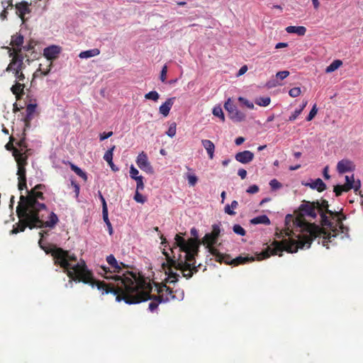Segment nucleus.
<instances>
[{
  "label": "nucleus",
  "mask_w": 363,
  "mask_h": 363,
  "mask_svg": "<svg viewBox=\"0 0 363 363\" xmlns=\"http://www.w3.org/2000/svg\"><path fill=\"white\" fill-rule=\"evenodd\" d=\"M318 109L316 107V104H314L313 108H311V111L309 112V114L308 115L306 118L307 121H311L317 114Z\"/></svg>",
  "instance_id": "nucleus-45"
},
{
  "label": "nucleus",
  "mask_w": 363,
  "mask_h": 363,
  "mask_svg": "<svg viewBox=\"0 0 363 363\" xmlns=\"http://www.w3.org/2000/svg\"><path fill=\"white\" fill-rule=\"evenodd\" d=\"M238 206V203L237 201H233L231 202V204L230 206V205H227L225 206V212L226 213H228V215H230V216H234L235 215V212L234 211H233L231 208L234 209V208H236Z\"/></svg>",
  "instance_id": "nucleus-32"
},
{
  "label": "nucleus",
  "mask_w": 363,
  "mask_h": 363,
  "mask_svg": "<svg viewBox=\"0 0 363 363\" xmlns=\"http://www.w3.org/2000/svg\"><path fill=\"white\" fill-rule=\"evenodd\" d=\"M306 185L309 186L313 189H316L319 192H322L326 189L325 184L320 178L316 179L313 182L306 184Z\"/></svg>",
  "instance_id": "nucleus-23"
},
{
  "label": "nucleus",
  "mask_w": 363,
  "mask_h": 363,
  "mask_svg": "<svg viewBox=\"0 0 363 363\" xmlns=\"http://www.w3.org/2000/svg\"><path fill=\"white\" fill-rule=\"evenodd\" d=\"M16 145L18 147V150H20L21 152H25L26 150H28L27 148V143L26 142V138L23 137L21 138L19 141L16 143Z\"/></svg>",
  "instance_id": "nucleus-42"
},
{
  "label": "nucleus",
  "mask_w": 363,
  "mask_h": 363,
  "mask_svg": "<svg viewBox=\"0 0 363 363\" xmlns=\"http://www.w3.org/2000/svg\"><path fill=\"white\" fill-rule=\"evenodd\" d=\"M29 6L30 4L26 1L20 2L15 6L16 14L21 18L23 22L25 21V15L30 12Z\"/></svg>",
  "instance_id": "nucleus-16"
},
{
  "label": "nucleus",
  "mask_w": 363,
  "mask_h": 363,
  "mask_svg": "<svg viewBox=\"0 0 363 363\" xmlns=\"http://www.w3.org/2000/svg\"><path fill=\"white\" fill-rule=\"evenodd\" d=\"M213 114L221 119L223 122L225 121V116L222 108L220 106H216L213 109Z\"/></svg>",
  "instance_id": "nucleus-35"
},
{
  "label": "nucleus",
  "mask_w": 363,
  "mask_h": 363,
  "mask_svg": "<svg viewBox=\"0 0 363 363\" xmlns=\"http://www.w3.org/2000/svg\"><path fill=\"white\" fill-rule=\"evenodd\" d=\"M342 65V62L340 60H334L329 66L325 69L326 73H330L337 69Z\"/></svg>",
  "instance_id": "nucleus-30"
},
{
  "label": "nucleus",
  "mask_w": 363,
  "mask_h": 363,
  "mask_svg": "<svg viewBox=\"0 0 363 363\" xmlns=\"http://www.w3.org/2000/svg\"><path fill=\"white\" fill-rule=\"evenodd\" d=\"M100 54V50L98 48H94L86 51H82L79 53V57L82 59L89 58L97 56Z\"/></svg>",
  "instance_id": "nucleus-26"
},
{
  "label": "nucleus",
  "mask_w": 363,
  "mask_h": 363,
  "mask_svg": "<svg viewBox=\"0 0 363 363\" xmlns=\"http://www.w3.org/2000/svg\"><path fill=\"white\" fill-rule=\"evenodd\" d=\"M301 89L299 87H294L289 91V94L291 97H297L301 94Z\"/></svg>",
  "instance_id": "nucleus-48"
},
{
  "label": "nucleus",
  "mask_w": 363,
  "mask_h": 363,
  "mask_svg": "<svg viewBox=\"0 0 363 363\" xmlns=\"http://www.w3.org/2000/svg\"><path fill=\"white\" fill-rule=\"evenodd\" d=\"M137 183V189L136 190H143L144 189V183H143V177L140 176L139 177L135 178V179Z\"/></svg>",
  "instance_id": "nucleus-49"
},
{
  "label": "nucleus",
  "mask_w": 363,
  "mask_h": 363,
  "mask_svg": "<svg viewBox=\"0 0 363 363\" xmlns=\"http://www.w3.org/2000/svg\"><path fill=\"white\" fill-rule=\"evenodd\" d=\"M233 230L235 233L244 236L246 234L245 230L240 225L235 224L233 227Z\"/></svg>",
  "instance_id": "nucleus-39"
},
{
  "label": "nucleus",
  "mask_w": 363,
  "mask_h": 363,
  "mask_svg": "<svg viewBox=\"0 0 363 363\" xmlns=\"http://www.w3.org/2000/svg\"><path fill=\"white\" fill-rule=\"evenodd\" d=\"M177 131V124L176 123H172L167 131V135L170 138H173L176 135Z\"/></svg>",
  "instance_id": "nucleus-40"
},
{
  "label": "nucleus",
  "mask_w": 363,
  "mask_h": 363,
  "mask_svg": "<svg viewBox=\"0 0 363 363\" xmlns=\"http://www.w3.org/2000/svg\"><path fill=\"white\" fill-rule=\"evenodd\" d=\"M289 75V71H280L278 72L276 74V77L281 80L284 79Z\"/></svg>",
  "instance_id": "nucleus-59"
},
{
  "label": "nucleus",
  "mask_w": 363,
  "mask_h": 363,
  "mask_svg": "<svg viewBox=\"0 0 363 363\" xmlns=\"http://www.w3.org/2000/svg\"><path fill=\"white\" fill-rule=\"evenodd\" d=\"M220 230L218 225H213L212 231L210 233H206L203 238L202 242L208 249V252L211 254L212 249H216L213 247L220 235Z\"/></svg>",
  "instance_id": "nucleus-8"
},
{
  "label": "nucleus",
  "mask_w": 363,
  "mask_h": 363,
  "mask_svg": "<svg viewBox=\"0 0 363 363\" xmlns=\"http://www.w3.org/2000/svg\"><path fill=\"white\" fill-rule=\"evenodd\" d=\"M167 272H166L168 274V278L167 281L169 283L174 284L178 281L179 275L177 273L172 271V268L174 267L176 269L174 266H171L168 262L167 261Z\"/></svg>",
  "instance_id": "nucleus-21"
},
{
  "label": "nucleus",
  "mask_w": 363,
  "mask_h": 363,
  "mask_svg": "<svg viewBox=\"0 0 363 363\" xmlns=\"http://www.w3.org/2000/svg\"><path fill=\"white\" fill-rule=\"evenodd\" d=\"M102 216H103L104 221L106 223V224L107 225V226L108 228L109 234L112 235L113 234V228H112L111 223L108 217V211H106V214H105V212H102Z\"/></svg>",
  "instance_id": "nucleus-37"
},
{
  "label": "nucleus",
  "mask_w": 363,
  "mask_h": 363,
  "mask_svg": "<svg viewBox=\"0 0 363 363\" xmlns=\"http://www.w3.org/2000/svg\"><path fill=\"white\" fill-rule=\"evenodd\" d=\"M99 194L100 200L102 203V212H105V213H106V211H108V208H107V204H106V200L100 191L99 192Z\"/></svg>",
  "instance_id": "nucleus-58"
},
{
  "label": "nucleus",
  "mask_w": 363,
  "mask_h": 363,
  "mask_svg": "<svg viewBox=\"0 0 363 363\" xmlns=\"http://www.w3.org/2000/svg\"><path fill=\"white\" fill-rule=\"evenodd\" d=\"M136 164L140 169L146 173L150 174H154L153 167L149 162L147 155L145 152L143 151L138 155L136 160Z\"/></svg>",
  "instance_id": "nucleus-11"
},
{
  "label": "nucleus",
  "mask_w": 363,
  "mask_h": 363,
  "mask_svg": "<svg viewBox=\"0 0 363 363\" xmlns=\"http://www.w3.org/2000/svg\"><path fill=\"white\" fill-rule=\"evenodd\" d=\"M211 255L215 257L216 261L218 262H223L226 264H232L235 266L244 264L247 262H252L255 260V257L252 256H238L235 259H232L229 255L223 254L220 252L218 249H212Z\"/></svg>",
  "instance_id": "nucleus-6"
},
{
  "label": "nucleus",
  "mask_w": 363,
  "mask_h": 363,
  "mask_svg": "<svg viewBox=\"0 0 363 363\" xmlns=\"http://www.w3.org/2000/svg\"><path fill=\"white\" fill-rule=\"evenodd\" d=\"M51 66H52V62L50 63V65H48V68L46 69V70H42L41 69V65H40V67L38 68V69L33 74V77H35L37 76V72L40 71L41 72V74L44 76L48 74V73L50 72V69H51Z\"/></svg>",
  "instance_id": "nucleus-57"
},
{
  "label": "nucleus",
  "mask_w": 363,
  "mask_h": 363,
  "mask_svg": "<svg viewBox=\"0 0 363 363\" xmlns=\"http://www.w3.org/2000/svg\"><path fill=\"white\" fill-rule=\"evenodd\" d=\"M115 147V145H113L112 147L108 150L104 155V160L106 161L108 164H111V163L113 164V152Z\"/></svg>",
  "instance_id": "nucleus-33"
},
{
  "label": "nucleus",
  "mask_w": 363,
  "mask_h": 363,
  "mask_svg": "<svg viewBox=\"0 0 363 363\" xmlns=\"http://www.w3.org/2000/svg\"><path fill=\"white\" fill-rule=\"evenodd\" d=\"M18 187L20 191H22L23 189H26V178H18Z\"/></svg>",
  "instance_id": "nucleus-53"
},
{
  "label": "nucleus",
  "mask_w": 363,
  "mask_h": 363,
  "mask_svg": "<svg viewBox=\"0 0 363 363\" xmlns=\"http://www.w3.org/2000/svg\"><path fill=\"white\" fill-rule=\"evenodd\" d=\"M113 135V132L110 131L108 133L104 132L103 133L100 134V140H104L109 137H111Z\"/></svg>",
  "instance_id": "nucleus-61"
},
{
  "label": "nucleus",
  "mask_w": 363,
  "mask_h": 363,
  "mask_svg": "<svg viewBox=\"0 0 363 363\" xmlns=\"http://www.w3.org/2000/svg\"><path fill=\"white\" fill-rule=\"evenodd\" d=\"M18 167V171H17V175L18 176V178H26V166H17Z\"/></svg>",
  "instance_id": "nucleus-43"
},
{
  "label": "nucleus",
  "mask_w": 363,
  "mask_h": 363,
  "mask_svg": "<svg viewBox=\"0 0 363 363\" xmlns=\"http://www.w3.org/2000/svg\"><path fill=\"white\" fill-rule=\"evenodd\" d=\"M14 138L11 136L9 138V141L5 145V147L7 150L12 151V155H13L14 150H18L17 147L13 145Z\"/></svg>",
  "instance_id": "nucleus-41"
},
{
  "label": "nucleus",
  "mask_w": 363,
  "mask_h": 363,
  "mask_svg": "<svg viewBox=\"0 0 363 363\" xmlns=\"http://www.w3.org/2000/svg\"><path fill=\"white\" fill-rule=\"evenodd\" d=\"M167 66L165 65L163 66L161 72L160 79L162 82H164L167 79Z\"/></svg>",
  "instance_id": "nucleus-54"
},
{
  "label": "nucleus",
  "mask_w": 363,
  "mask_h": 363,
  "mask_svg": "<svg viewBox=\"0 0 363 363\" xmlns=\"http://www.w3.org/2000/svg\"><path fill=\"white\" fill-rule=\"evenodd\" d=\"M175 97H171L166 100L159 108L160 113L164 117H167L174 104Z\"/></svg>",
  "instance_id": "nucleus-17"
},
{
  "label": "nucleus",
  "mask_w": 363,
  "mask_h": 363,
  "mask_svg": "<svg viewBox=\"0 0 363 363\" xmlns=\"http://www.w3.org/2000/svg\"><path fill=\"white\" fill-rule=\"evenodd\" d=\"M138 170L134 167L133 165H131L130 168V177L133 179H135V178L137 177H139L140 176H138Z\"/></svg>",
  "instance_id": "nucleus-52"
},
{
  "label": "nucleus",
  "mask_w": 363,
  "mask_h": 363,
  "mask_svg": "<svg viewBox=\"0 0 363 363\" xmlns=\"http://www.w3.org/2000/svg\"><path fill=\"white\" fill-rule=\"evenodd\" d=\"M225 109L228 112L230 118L235 122H241L245 119V114L238 109L229 99L224 104Z\"/></svg>",
  "instance_id": "nucleus-10"
},
{
  "label": "nucleus",
  "mask_w": 363,
  "mask_h": 363,
  "mask_svg": "<svg viewBox=\"0 0 363 363\" xmlns=\"http://www.w3.org/2000/svg\"><path fill=\"white\" fill-rule=\"evenodd\" d=\"M72 186H73V187L74 189V192L76 194V196L77 197L79 194V189H80L79 185L74 182H72Z\"/></svg>",
  "instance_id": "nucleus-64"
},
{
  "label": "nucleus",
  "mask_w": 363,
  "mask_h": 363,
  "mask_svg": "<svg viewBox=\"0 0 363 363\" xmlns=\"http://www.w3.org/2000/svg\"><path fill=\"white\" fill-rule=\"evenodd\" d=\"M355 169V165L350 160L343 159L337 162V170L340 174L353 172Z\"/></svg>",
  "instance_id": "nucleus-13"
},
{
  "label": "nucleus",
  "mask_w": 363,
  "mask_h": 363,
  "mask_svg": "<svg viewBox=\"0 0 363 363\" xmlns=\"http://www.w3.org/2000/svg\"><path fill=\"white\" fill-rule=\"evenodd\" d=\"M26 85L23 83L19 82H16L11 88V92L16 96V100H20L22 96L25 94L24 89Z\"/></svg>",
  "instance_id": "nucleus-18"
},
{
  "label": "nucleus",
  "mask_w": 363,
  "mask_h": 363,
  "mask_svg": "<svg viewBox=\"0 0 363 363\" xmlns=\"http://www.w3.org/2000/svg\"><path fill=\"white\" fill-rule=\"evenodd\" d=\"M328 201L323 199L321 202H319L318 213L320 216V223L322 226H331L330 219L326 214H329L330 216L333 215L335 211L329 210Z\"/></svg>",
  "instance_id": "nucleus-9"
},
{
  "label": "nucleus",
  "mask_w": 363,
  "mask_h": 363,
  "mask_svg": "<svg viewBox=\"0 0 363 363\" xmlns=\"http://www.w3.org/2000/svg\"><path fill=\"white\" fill-rule=\"evenodd\" d=\"M36 104H30L26 107V113H28V116H32L33 113L35 111Z\"/></svg>",
  "instance_id": "nucleus-56"
},
{
  "label": "nucleus",
  "mask_w": 363,
  "mask_h": 363,
  "mask_svg": "<svg viewBox=\"0 0 363 363\" xmlns=\"http://www.w3.org/2000/svg\"><path fill=\"white\" fill-rule=\"evenodd\" d=\"M175 242L170 248L172 256L164 249L162 254L165 256L167 261L176 269L180 270L186 279H190L194 274L199 272V267L196 265L195 257L198 255L199 247L201 242L197 238H189L186 240L181 236V233L175 236Z\"/></svg>",
  "instance_id": "nucleus-4"
},
{
  "label": "nucleus",
  "mask_w": 363,
  "mask_h": 363,
  "mask_svg": "<svg viewBox=\"0 0 363 363\" xmlns=\"http://www.w3.org/2000/svg\"><path fill=\"white\" fill-rule=\"evenodd\" d=\"M145 283L150 285V290L147 289H140V292L141 291L143 293H146L147 294L148 298L147 299L144 300V301H146L147 300H151V301L148 306V309L150 310V312H155L157 310L160 303L168 302V300L170 298H164L163 294L158 295V296H152L150 295V293L152 291V287L150 283L147 281L146 280H145ZM142 302H143V301Z\"/></svg>",
  "instance_id": "nucleus-7"
},
{
  "label": "nucleus",
  "mask_w": 363,
  "mask_h": 363,
  "mask_svg": "<svg viewBox=\"0 0 363 363\" xmlns=\"http://www.w3.org/2000/svg\"><path fill=\"white\" fill-rule=\"evenodd\" d=\"M45 189V186L39 184L30 191L27 190V195H21L16 208L18 223L13 226L11 234L23 232L27 227L30 229L34 228H52L58 223L57 216L51 212L49 213L46 206L40 203L38 200L43 201L45 197L40 190Z\"/></svg>",
  "instance_id": "nucleus-3"
},
{
  "label": "nucleus",
  "mask_w": 363,
  "mask_h": 363,
  "mask_svg": "<svg viewBox=\"0 0 363 363\" xmlns=\"http://www.w3.org/2000/svg\"><path fill=\"white\" fill-rule=\"evenodd\" d=\"M11 58V62L6 69V72H11L13 69H18V70L24 69L25 65L22 59H18L17 57Z\"/></svg>",
  "instance_id": "nucleus-19"
},
{
  "label": "nucleus",
  "mask_w": 363,
  "mask_h": 363,
  "mask_svg": "<svg viewBox=\"0 0 363 363\" xmlns=\"http://www.w3.org/2000/svg\"><path fill=\"white\" fill-rule=\"evenodd\" d=\"M138 191L139 190H136L134 196V199L138 203H144L145 202V199L142 194L139 193Z\"/></svg>",
  "instance_id": "nucleus-51"
},
{
  "label": "nucleus",
  "mask_w": 363,
  "mask_h": 363,
  "mask_svg": "<svg viewBox=\"0 0 363 363\" xmlns=\"http://www.w3.org/2000/svg\"><path fill=\"white\" fill-rule=\"evenodd\" d=\"M30 150H26L25 152H21L20 150H14L13 156L17 163V166H26L28 164Z\"/></svg>",
  "instance_id": "nucleus-14"
},
{
  "label": "nucleus",
  "mask_w": 363,
  "mask_h": 363,
  "mask_svg": "<svg viewBox=\"0 0 363 363\" xmlns=\"http://www.w3.org/2000/svg\"><path fill=\"white\" fill-rule=\"evenodd\" d=\"M201 144L205 148L208 155V157L212 160L214 157L215 145L210 140H202Z\"/></svg>",
  "instance_id": "nucleus-20"
},
{
  "label": "nucleus",
  "mask_w": 363,
  "mask_h": 363,
  "mask_svg": "<svg viewBox=\"0 0 363 363\" xmlns=\"http://www.w3.org/2000/svg\"><path fill=\"white\" fill-rule=\"evenodd\" d=\"M1 4H2V6L4 7V10L1 12V13L0 14V16H1V18L2 19H5V18H6V16H7V14H8L7 9L9 7L12 9L13 5V3H12V0L3 1L1 2Z\"/></svg>",
  "instance_id": "nucleus-29"
},
{
  "label": "nucleus",
  "mask_w": 363,
  "mask_h": 363,
  "mask_svg": "<svg viewBox=\"0 0 363 363\" xmlns=\"http://www.w3.org/2000/svg\"><path fill=\"white\" fill-rule=\"evenodd\" d=\"M235 158L238 162L242 164H247L253 160L254 154L249 150H245L236 153Z\"/></svg>",
  "instance_id": "nucleus-15"
},
{
  "label": "nucleus",
  "mask_w": 363,
  "mask_h": 363,
  "mask_svg": "<svg viewBox=\"0 0 363 363\" xmlns=\"http://www.w3.org/2000/svg\"><path fill=\"white\" fill-rule=\"evenodd\" d=\"M238 101L242 103L243 105H245V106H247V108H250V109H253L254 108V104L252 102L248 101L247 99L242 97V96H240L238 98Z\"/></svg>",
  "instance_id": "nucleus-44"
},
{
  "label": "nucleus",
  "mask_w": 363,
  "mask_h": 363,
  "mask_svg": "<svg viewBox=\"0 0 363 363\" xmlns=\"http://www.w3.org/2000/svg\"><path fill=\"white\" fill-rule=\"evenodd\" d=\"M335 222L330 220L331 226H326L330 229L327 231L325 229L320 228L318 225H310V235L318 238V243H321L326 248H329L328 243L333 242V240L337 236L339 233L348 236L349 228L343 224V220H346V216L342 213V209L340 211H335L330 216Z\"/></svg>",
  "instance_id": "nucleus-5"
},
{
  "label": "nucleus",
  "mask_w": 363,
  "mask_h": 363,
  "mask_svg": "<svg viewBox=\"0 0 363 363\" xmlns=\"http://www.w3.org/2000/svg\"><path fill=\"white\" fill-rule=\"evenodd\" d=\"M71 169L76 173L79 177L82 178L85 182L87 180L86 174L82 171L79 167L76 166L74 164L70 163Z\"/></svg>",
  "instance_id": "nucleus-31"
},
{
  "label": "nucleus",
  "mask_w": 363,
  "mask_h": 363,
  "mask_svg": "<svg viewBox=\"0 0 363 363\" xmlns=\"http://www.w3.org/2000/svg\"><path fill=\"white\" fill-rule=\"evenodd\" d=\"M38 243L46 254L51 255L54 264L62 268L69 278L89 284L92 287L96 286L101 291L102 295L112 294L116 296V301H123L128 304L139 303L148 298L146 293L140 292V289L150 290V286L145 283V277L140 273L129 271L130 266L118 262L113 255L106 258L109 267L101 266L98 271V274L104 279L112 281L107 284L104 281L95 280L83 259L72 265V262L77 261L74 253L55 245L43 247L42 239Z\"/></svg>",
  "instance_id": "nucleus-1"
},
{
  "label": "nucleus",
  "mask_w": 363,
  "mask_h": 363,
  "mask_svg": "<svg viewBox=\"0 0 363 363\" xmlns=\"http://www.w3.org/2000/svg\"><path fill=\"white\" fill-rule=\"evenodd\" d=\"M271 102L269 97H259L256 99L255 104L260 106H267Z\"/></svg>",
  "instance_id": "nucleus-34"
},
{
  "label": "nucleus",
  "mask_w": 363,
  "mask_h": 363,
  "mask_svg": "<svg viewBox=\"0 0 363 363\" xmlns=\"http://www.w3.org/2000/svg\"><path fill=\"white\" fill-rule=\"evenodd\" d=\"M186 178L188 179L189 185L191 186H194L197 183L198 178L194 174H187Z\"/></svg>",
  "instance_id": "nucleus-47"
},
{
  "label": "nucleus",
  "mask_w": 363,
  "mask_h": 363,
  "mask_svg": "<svg viewBox=\"0 0 363 363\" xmlns=\"http://www.w3.org/2000/svg\"><path fill=\"white\" fill-rule=\"evenodd\" d=\"M286 31L288 33H295L299 36H303L306 33V28L302 26H290L286 28Z\"/></svg>",
  "instance_id": "nucleus-22"
},
{
  "label": "nucleus",
  "mask_w": 363,
  "mask_h": 363,
  "mask_svg": "<svg viewBox=\"0 0 363 363\" xmlns=\"http://www.w3.org/2000/svg\"><path fill=\"white\" fill-rule=\"evenodd\" d=\"M159 293V295L160 294H164V298H170L168 301H171V300H174L175 298V296L174 295V291L173 290L167 286H164V288H162L159 290L158 291Z\"/></svg>",
  "instance_id": "nucleus-27"
},
{
  "label": "nucleus",
  "mask_w": 363,
  "mask_h": 363,
  "mask_svg": "<svg viewBox=\"0 0 363 363\" xmlns=\"http://www.w3.org/2000/svg\"><path fill=\"white\" fill-rule=\"evenodd\" d=\"M238 174L240 177L242 179H244L247 177V171L242 168L239 169L238 171Z\"/></svg>",
  "instance_id": "nucleus-62"
},
{
  "label": "nucleus",
  "mask_w": 363,
  "mask_h": 363,
  "mask_svg": "<svg viewBox=\"0 0 363 363\" xmlns=\"http://www.w3.org/2000/svg\"><path fill=\"white\" fill-rule=\"evenodd\" d=\"M319 201H303L299 206V213L294 218L291 215L286 216V224L288 225L289 222L292 221L293 224L296 227L301 228L303 231L306 232L302 235L297 236V240L291 238L294 234L293 230L286 228L280 231L279 233H277L276 235L279 238L284 237H289L288 239H282L281 241L274 240L271 246H268L263 252H262L258 257V259H262L269 257L271 255L279 256L282 255V252L286 251L289 253L296 252L298 249H303L305 247H310L312 242L315 238L310 235V225H315L308 223L305 216H308L312 219H315L318 213Z\"/></svg>",
  "instance_id": "nucleus-2"
},
{
  "label": "nucleus",
  "mask_w": 363,
  "mask_h": 363,
  "mask_svg": "<svg viewBox=\"0 0 363 363\" xmlns=\"http://www.w3.org/2000/svg\"><path fill=\"white\" fill-rule=\"evenodd\" d=\"M250 223L253 224V225H257V224L269 225L270 220L266 215H262V216H257V217L251 219Z\"/></svg>",
  "instance_id": "nucleus-25"
},
{
  "label": "nucleus",
  "mask_w": 363,
  "mask_h": 363,
  "mask_svg": "<svg viewBox=\"0 0 363 363\" xmlns=\"http://www.w3.org/2000/svg\"><path fill=\"white\" fill-rule=\"evenodd\" d=\"M9 50V57H17L18 59L24 60V57L22 54L21 50L22 48H13L7 47Z\"/></svg>",
  "instance_id": "nucleus-28"
},
{
  "label": "nucleus",
  "mask_w": 363,
  "mask_h": 363,
  "mask_svg": "<svg viewBox=\"0 0 363 363\" xmlns=\"http://www.w3.org/2000/svg\"><path fill=\"white\" fill-rule=\"evenodd\" d=\"M303 111V108H300L299 109L295 110V111L289 116V121H295L298 116Z\"/></svg>",
  "instance_id": "nucleus-50"
},
{
  "label": "nucleus",
  "mask_w": 363,
  "mask_h": 363,
  "mask_svg": "<svg viewBox=\"0 0 363 363\" xmlns=\"http://www.w3.org/2000/svg\"><path fill=\"white\" fill-rule=\"evenodd\" d=\"M23 43V36L20 33H16L11 36V45L13 48H21Z\"/></svg>",
  "instance_id": "nucleus-24"
},
{
  "label": "nucleus",
  "mask_w": 363,
  "mask_h": 363,
  "mask_svg": "<svg viewBox=\"0 0 363 363\" xmlns=\"http://www.w3.org/2000/svg\"><path fill=\"white\" fill-rule=\"evenodd\" d=\"M345 180H346V182H345V184H346V185L350 184V186H353V184L354 183V180L353 176H352L351 177H349V176H346L345 177Z\"/></svg>",
  "instance_id": "nucleus-63"
},
{
  "label": "nucleus",
  "mask_w": 363,
  "mask_h": 363,
  "mask_svg": "<svg viewBox=\"0 0 363 363\" xmlns=\"http://www.w3.org/2000/svg\"><path fill=\"white\" fill-rule=\"evenodd\" d=\"M13 71L16 78L18 80V82H23L25 79V75L23 73V70H18V69H13Z\"/></svg>",
  "instance_id": "nucleus-38"
},
{
  "label": "nucleus",
  "mask_w": 363,
  "mask_h": 363,
  "mask_svg": "<svg viewBox=\"0 0 363 363\" xmlns=\"http://www.w3.org/2000/svg\"><path fill=\"white\" fill-rule=\"evenodd\" d=\"M269 185L272 190H277L282 186V184L276 179H272L269 182Z\"/></svg>",
  "instance_id": "nucleus-46"
},
{
  "label": "nucleus",
  "mask_w": 363,
  "mask_h": 363,
  "mask_svg": "<svg viewBox=\"0 0 363 363\" xmlns=\"http://www.w3.org/2000/svg\"><path fill=\"white\" fill-rule=\"evenodd\" d=\"M145 98L148 100L157 101L160 98V95L156 91H151L145 95Z\"/></svg>",
  "instance_id": "nucleus-36"
},
{
  "label": "nucleus",
  "mask_w": 363,
  "mask_h": 363,
  "mask_svg": "<svg viewBox=\"0 0 363 363\" xmlns=\"http://www.w3.org/2000/svg\"><path fill=\"white\" fill-rule=\"evenodd\" d=\"M61 51L62 48L60 46L52 45L43 50V55L47 60L52 62L58 57Z\"/></svg>",
  "instance_id": "nucleus-12"
},
{
  "label": "nucleus",
  "mask_w": 363,
  "mask_h": 363,
  "mask_svg": "<svg viewBox=\"0 0 363 363\" xmlns=\"http://www.w3.org/2000/svg\"><path fill=\"white\" fill-rule=\"evenodd\" d=\"M333 191H334L336 196H340L343 192V191L342 189V186H340V185L335 186Z\"/></svg>",
  "instance_id": "nucleus-60"
},
{
  "label": "nucleus",
  "mask_w": 363,
  "mask_h": 363,
  "mask_svg": "<svg viewBox=\"0 0 363 363\" xmlns=\"http://www.w3.org/2000/svg\"><path fill=\"white\" fill-rule=\"evenodd\" d=\"M259 189L257 185L253 184L250 186L246 190V192L250 194H256L259 191Z\"/></svg>",
  "instance_id": "nucleus-55"
}]
</instances>
